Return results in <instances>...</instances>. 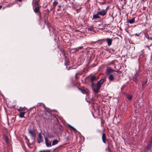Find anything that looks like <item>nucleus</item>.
<instances>
[{"mask_svg":"<svg viewBox=\"0 0 152 152\" xmlns=\"http://www.w3.org/2000/svg\"><path fill=\"white\" fill-rule=\"evenodd\" d=\"M144 35L145 36V37L147 38V39H149V37L148 35L145 33H144Z\"/></svg>","mask_w":152,"mask_h":152,"instance_id":"nucleus-32","label":"nucleus"},{"mask_svg":"<svg viewBox=\"0 0 152 152\" xmlns=\"http://www.w3.org/2000/svg\"><path fill=\"white\" fill-rule=\"evenodd\" d=\"M99 14H98V12L96 14L93 15V19H99L100 17L99 16Z\"/></svg>","mask_w":152,"mask_h":152,"instance_id":"nucleus-18","label":"nucleus"},{"mask_svg":"<svg viewBox=\"0 0 152 152\" xmlns=\"http://www.w3.org/2000/svg\"><path fill=\"white\" fill-rule=\"evenodd\" d=\"M48 137H49V138H52V137H51V136H48Z\"/></svg>","mask_w":152,"mask_h":152,"instance_id":"nucleus-49","label":"nucleus"},{"mask_svg":"<svg viewBox=\"0 0 152 152\" xmlns=\"http://www.w3.org/2000/svg\"><path fill=\"white\" fill-rule=\"evenodd\" d=\"M108 78L110 81H113L114 80V77L112 74H110Z\"/></svg>","mask_w":152,"mask_h":152,"instance_id":"nucleus-21","label":"nucleus"},{"mask_svg":"<svg viewBox=\"0 0 152 152\" xmlns=\"http://www.w3.org/2000/svg\"><path fill=\"white\" fill-rule=\"evenodd\" d=\"M45 141L46 146L47 147H50L51 146V142L47 138H45Z\"/></svg>","mask_w":152,"mask_h":152,"instance_id":"nucleus-9","label":"nucleus"},{"mask_svg":"<svg viewBox=\"0 0 152 152\" xmlns=\"http://www.w3.org/2000/svg\"><path fill=\"white\" fill-rule=\"evenodd\" d=\"M42 132H41L38 134V139L37 140L38 143H40L43 142V137L42 136Z\"/></svg>","mask_w":152,"mask_h":152,"instance_id":"nucleus-7","label":"nucleus"},{"mask_svg":"<svg viewBox=\"0 0 152 152\" xmlns=\"http://www.w3.org/2000/svg\"><path fill=\"white\" fill-rule=\"evenodd\" d=\"M17 110L19 112H21V111H25V109L24 108L22 107H20L19 109H17Z\"/></svg>","mask_w":152,"mask_h":152,"instance_id":"nucleus-25","label":"nucleus"},{"mask_svg":"<svg viewBox=\"0 0 152 152\" xmlns=\"http://www.w3.org/2000/svg\"><path fill=\"white\" fill-rule=\"evenodd\" d=\"M152 140V137L151 139V140L150 141H151Z\"/></svg>","mask_w":152,"mask_h":152,"instance_id":"nucleus-52","label":"nucleus"},{"mask_svg":"<svg viewBox=\"0 0 152 152\" xmlns=\"http://www.w3.org/2000/svg\"><path fill=\"white\" fill-rule=\"evenodd\" d=\"M58 142V141L57 140H55L52 142V145H54L57 144Z\"/></svg>","mask_w":152,"mask_h":152,"instance_id":"nucleus-26","label":"nucleus"},{"mask_svg":"<svg viewBox=\"0 0 152 152\" xmlns=\"http://www.w3.org/2000/svg\"><path fill=\"white\" fill-rule=\"evenodd\" d=\"M46 151H40L39 152H46Z\"/></svg>","mask_w":152,"mask_h":152,"instance_id":"nucleus-42","label":"nucleus"},{"mask_svg":"<svg viewBox=\"0 0 152 152\" xmlns=\"http://www.w3.org/2000/svg\"><path fill=\"white\" fill-rule=\"evenodd\" d=\"M25 139L27 140V143L28 144L29 142V140L27 138V137H26L25 138Z\"/></svg>","mask_w":152,"mask_h":152,"instance_id":"nucleus-36","label":"nucleus"},{"mask_svg":"<svg viewBox=\"0 0 152 152\" xmlns=\"http://www.w3.org/2000/svg\"><path fill=\"white\" fill-rule=\"evenodd\" d=\"M41 6L40 5H37V6L36 7L34 10V12L36 13H37L39 12Z\"/></svg>","mask_w":152,"mask_h":152,"instance_id":"nucleus-10","label":"nucleus"},{"mask_svg":"<svg viewBox=\"0 0 152 152\" xmlns=\"http://www.w3.org/2000/svg\"><path fill=\"white\" fill-rule=\"evenodd\" d=\"M152 145V140L151 141H150L147 144V145L146 147L144 149V151L147 152L148 150H149L151 147V145Z\"/></svg>","mask_w":152,"mask_h":152,"instance_id":"nucleus-5","label":"nucleus"},{"mask_svg":"<svg viewBox=\"0 0 152 152\" xmlns=\"http://www.w3.org/2000/svg\"><path fill=\"white\" fill-rule=\"evenodd\" d=\"M70 139V137H69V136H68L67 138H66V139L67 140H69Z\"/></svg>","mask_w":152,"mask_h":152,"instance_id":"nucleus-43","label":"nucleus"},{"mask_svg":"<svg viewBox=\"0 0 152 152\" xmlns=\"http://www.w3.org/2000/svg\"><path fill=\"white\" fill-rule=\"evenodd\" d=\"M84 61V58L83 56H81L78 59V62L80 63V64H82Z\"/></svg>","mask_w":152,"mask_h":152,"instance_id":"nucleus-13","label":"nucleus"},{"mask_svg":"<svg viewBox=\"0 0 152 152\" xmlns=\"http://www.w3.org/2000/svg\"><path fill=\"white\" fill-rule=\"evenodd\" d=\"M20 114L19 115V116L20 118H23L24 117V115L26 113V112L24 111L23 112H20Z\"/></svg>","mask_w":152,"mask_h":152,"instance_id":"nucleus-22","label":"nucleus"},{"mask_svg":"<svg viewBox=\"0 0 152 152\" xmlns=\"http://www.w3.org/2000/svg\"><path fill=\"white\" fill-rule=\"evenodd\" d=\"M107 13V12L106 10H105L104 9H103L102 10L98 12V14L102 16H104L106 15Z\"/></svg>","mask_w":152,"mask_h":152,"instance_id":"nucleus-12","label":"nucleus"},{"mask_svg":"<svg viewBox=\"0 0 152 152\" xmlns=\"http://www.w3.org/2000/svg\"><path fill=\"white\" fill-rule=\"evenodd\" d=\"M2 7V6H1V5H0V10L1 9V8Z\"/></svg>","mask_w":152,"mask_h":152,"instance_id":"nucleus-50","label":"nucleus"},{"mask_svg":"<svg viewBox=\"0 0 152 152\" xmlns=\"http://www.w3.org/2000/svg\"><path fill=\"white\" fill-rule=\"evenodd\" d=\"M28 132L32 139H34L36 137V132L33 125H30L28 129Z\"/></svg>","mask_w":152,"mask_h":152,"instance_id":"nucleus-1","label":"nucleus"},{"mask_svg":"<svg viewBox=\"0 0 152 152\" xmlns=\"http://www.w3.org/2000/svg\"><path fill=\"white\" fill-rule=\"evenodd\" d=\"M98 3L100 5H103V4H106V1L105 0H104V1L103 2H99V1L98 2Z\"/></svg>","mask_w":152,"mask_h":152,"instance_id":"nucleus-28","label":"nucleus"},{"mask_svg":"<svg viewBox=\"0 0 152 152\" xmlns=\"http://www.w3.org/2000/svg\"><path fill=\"white\" fill-rule=\"evenodd\" d=\"M143 10H145V9H144V7H143Z\"/></svg>","mask_w":152,"mask_h":152,"instance_id":"nucleus-53","label":"nucleus"},{"mask_svg":"<svg viewBox=\"0 0 152 152\" xmlns=\"http://www.w3.org/2000/svg\"><path fill=\"white\" fill-rule=\"evenodd\" d=\"M68 126L71 130H73L75 132H77V130L76 129L71 126L70 124H68Z\"/></svg>","mask_w":152,"mask_h":152,"instance_id":"nucleus-20","label":"nucleus"},{"mask_svg":"<svg viewBox=\"0 0 152 152\" xmlns=\"http://www.w3.org/2000/svg\"><path fill=\"white\" fill-rule=\"evenodd\" d=\"M128 128L129 129H131V128H132L134 126V124L132 122H130L128 124Z\"/></svg>","mask_w":152,"mask_h":152,"instance_id":"nucleus-16","label":"nucleus"},{"mask_svg":"<svg viewBox=\"0 0 152 152\" xmlns=\"http://www.w3.org/2000/svg\"><path fill=\"white\" fill-rule=\"evenodd\" d=\"M40 0H36L34 1L35 4L36 5H40L39 4Z\"/></svg>","mask_w":152,"mask_h":152,"instance_id":"nucleus-27","label":"nucleus"},{"mask_svg":"<svg viewBox=\"0 0 152 152\" xmlns=\"http://www.w3.org/2000/svg\"><path fill=\"white\" fill-rule=\"evenodd\" d=\"M142 56L141 55H140V56L139 57L138 60H139V62L140 63V62L141 61H142Z\"/></svg>","mask_w":152,"mask_h":152,"instance_id":"nucleus-30","label":"nucleus"},{"mask_svg":"<svg viewBox=\"0 0 152 152\" xmlns=\"http://www.w3.org/2000/svg\"><path fill=\"white\" fill-rule=\"evenodd\" d=\"M60 8H59V9H58L57 10V11H60Z\"/></svg>","mask_w":152,"mask_h":152,"instance_id":"nucleus-46","label":"nucleus"},{"mask_svg":"<svg viewBox=\"0 0 152 152\" xmlns=\"http://www.w3.org/2000/svg\"><path fill=\"white\" fill-rule=\"evenodd\" d=\"M111 50H112L113 51V53L114 52V50L113 49H112Z\"/></svg>","mask_w":152,"mask_h":152,"instance_id":"nucleus-51","label":"nucleus"},{"mask_svg":"<svg viewBox=\"0 0 152 152\" xmlns=\"http://www.w3.org/2000/svg\"><path fill=\"white\" fill-rule=\"evenodd\" d=\"M6 142H8V139H7V137L6 138Z\"/></svg>","mask_w":152,"mask_h":152,"instance_id":"nucleus-44","label":"nucleus"},{"mask_svg":"<svg viewBox=\"0 0 152 152\" xmlns=\"http://www.w3.org/2000/svg\"><path fill=\"white\" fill-rule=\"evenodd\" d=\"M115 71L116 72H117L118 73H121V72L120 70H118L117 71Z\"/></svg>","mask_w":152,"mask_h":152,"instance_id":"nucleus-41","label":"nucleus"},{"mask_svg":"<svg viewBox=\"0 0 152 152\" xmlns=\"http://www.w3.org/2000/svg\"><path fill=\"white\" fill-rule=\"evenodd\" d=\"M106 41L107 42V43L108 46H110L111 45L112 42V39H111L110 38H107L106 39H101L98 40L96 42H98L99 41Z\"/></svg>","mask_w":152,"mask_h":152,"instance_id":"nucleus-3","label":"nucleus"},{"mask_svg":"<svg viewBox=\"0 0 152 152\" xmlns=\"http://www.w3.org/2000/svg\"><path fill=\"white\" fill-rule=\"evenodd\" d=\"M52 10H53V8H50V11H52Z\"/></svg>","mask_w":152,"mask_h":152,"instance_id":"nucleus-47","label":"nucleus"},{"mask_svg":"<svg viewBox=\"0 0 152 152\" xmlns=\"http://www.w3.org/2000/svg\"><path fill=\"white\" fill-rule=\"evenodd\" d=\"M78 75V73H76L75 75V78L76 80H77V79L78 78V77L77 76Z\"/></svg>","mask_w":152,"mask_h":152,"instance_id":"nucleus-35","label":"nucleus"},{"mask_svg":"<svg viewBox=\"0 0 152 152\" xmlns=\"http://www.w3.org/2000/svg\"><path fill=\"white\" fill-rule=\"evenodd\" d=\"M15 117L12 118V122H14L15 121Z\"/></svg>","mask_w":152,"mask_h":152,"instance_id":"nucleus-39","label":"nucleus"},{"mask_svg":"<svg viewBox=\"0 0 152 152\" xmlns=\"http://www.w3.org/2000/svg\"><path fill=\"white\" fill-rule=\"evenodd\" d=\"M107 150L109 151H111L110 149V145L109 144H108V148H107Z\"/></svg>","mask_w":152,"mask_h":152,"instance_id":"nucleus-37","label":"nucleus"},{"mask_svg":"<svg viewBox=\"0 0 152 152\" xmlns=\"http://www.w3.org/2000/svg\"><path fill=\"white\" fill-rule=\"evenodd\" d=\"M98 78L97 77L94 76L93 75L90 77V79L91 82V85L92 84H94V82L98 80Z\"/></svg>","mask_w":152,"mask_h":152,"instance_id":"nucleus-4","label":"nucleus"},{"mask_svg":"<svg viewBox=\"0 0 152 152\" xmlns=\"http://www.w3.org/2000/svg\"><path fill=\"white\" fill-rule=\"evenodd\" d=\"M99 10H100V8H99L98 9Z\"/></svg>","mask_w":152,"mask_h":152,"instance_id":"nucleus-55","label":"nucleus"},{"mask_svg":"<svg viewBox=\"0 0 152 152\" xmlns=\"http://www.w3.org/2000/svg\"><path fill=\"white\" fill-rule=\"evenodd\" d=\"M109 6H107V7H106V9H105L104 10H106V12H107V11L109 9Z\"/></svg>","mask_w":152,"mask_h":152,"instance_id":"nucleus-38","label":"nucleus"},{"mask_svg":"<svg viewBox=\"0 0 152 152\" xmlns=\"http://www.w3.org/2000/svg\"><path fill=\"white\" fill-rule=\"evenodd\" d=\"M78 88V90H80V91L83 94H87V92L86 90V89L80 88Z\"/></svg>","mask_w":152,"mask_h":152,"instance_id":"nucleus-19","label":"nucleus"},{"mask_svg":"<svg viewBox=\"0 0 152 152\" xmlns=\"http://www.w3.org/2000/svg\"><path fill=\"white\" fill-rule=\"evenodd\" d=\"M91 87L92 88L93 91L95 93H97L99 92V90L101 88V86H99L96 83V84H92L91 85Z\"/></svg>","mask_w":152,"mask_h":152,"instance_id":"nucleus-2","label":"nucleus"},{"mask_svg":"<svg viewBox=\"0 0 152 152\" xmlns=\"http://www.w3.org/2000/svg\"><path fill=\"white\" fill-rule=\"evenodd\" d=\"M63 55L64 56L65 60L64 65L66 66H67V65H69V60L68 58L66 56H65V53L64 51H63Z\"/></svg>","mask_w":152,"mask_h":152,"instance_id":"nucleus-6","label":"nucleus"},{"mask_svg":"<svg viewBox=\"0 0 152 152\" xmlns=\"http://www.w3.org/2000/svg\"><path fill=\"white\" fill-rule=\"evenodd\" d=\"M66 66V69L67 70H69V69H72V68L71 67H70V66L68 67V65H67V66Z\"/></svg>","mask_w":152,"mask_h":152,"instance_id":"nucleus-34","label":"nucleus"},{"mask_svg":"<svg viewBox=\"0 0 152 152\" xmlns=\"http://www.w3.org/2000/svg\"><path fill=\"white\" fill-rule=\"evenodd\" d=\"M113 61H112V62H113Z\"/></svg>","mask_w":152,"mask_h":152,"instance_id":"nucleus-56","label":"nucleus"},{"mask_svg":"<svg viewBox=\"0 0 152 152\" xmlns=\"http://www.w3.org/2000/svg\"><path fill=\"white\" fill-rule=\"evenodd\" d=\"M125 96L129 100H131L132 98V96L131 95L129 94H126Z\"/></svg>","mask_w":152,"mask_h":152,"instance_id":"nucleus-23","label":"nucleus"},{"mask_svg":"<svg viewBox=\"0 0 152 152\" xmlns=\"http://www.w3.org/2000/svg\"><path fill=\"white\" fill-rule=\"evenodd\" d=\"M115 70L112 68H107L106 70L107 72L109 74L110 73H112L114 72Z\"/></svg>","mask_w":152,"mask_h":152,"instance_id":"nucleus-17","label":"nucleus"},{"mask_svg":"<svg viewBox=\"0 0 152 152\" xmlns=\"http://www.w3.org/2000/svg\"><path fill=\"white\" fill-rule=\"evenodd\" d=\"M58 7H59V8H61V5H58Z\"/></svg>","mask_w":152,"mask_h":152,"instance_id":"nucleus-48","label":"nucleus"},{"mask_svg":"<svg viewBox=\"0 0 152 152\" xmlns=\"http://www.w3.org/2000/svg\"><path fill=\"white\" fill-rule=\"evenodd\" d=\"M141 33V32H140V33H138V34H135V35H137V36H139V35H140V33Z\"/></svg>","mask_w":152,"mask_h":152,"instance_id":"nucleus-40","label":"nucleus"},{"mask_svg":"<svg viewBox=\"0 0 152 152\" xmlns=\"http://www.w3.org/2000/svg\"><path fill=\"white\" fill-rule=\"evenodd\" d=\"M88 30L89 31H93L94 30V27L93 26L89 27L88 28Z\"/></svg>","mask_w":152,"mask_h":152,"instance_id":"nucleus-29","label":"nucleus"},{"mask_svg":"<svg viewBox=\"0 0 152 152\" xmlns=\"http://www.w3.org/2000/svg\"><path fill=\"white\" fill-rule=\"evenodd\" d=\"M138 74L136 73L133 78V80L135 83L137 82L138 80Z\"/></svg>","mask_w":152,"mask_h":152,"instance_id":"nucleus-15","label":"nucleus"},{"mask_svg":"<svg viewBox=\"0 0 152 152\" xmlns=\"http://www.w3.org/2000/svg\"><path fill=\"white\" fill-rule=\"evenodd\" d=\"M58 4V2L57 1H54V2H53V6L54 7H55L57 6V4Z\"/></svg>","mask_w":152,"mask_h":152,"instance_id":"nucleus-31","label":"nucleus"},{"mask_svg":"<svg viewBox=\"0 0 152 152\" xmlns=\"http://www.w3.org/2000/svg\"><path fill=\"white\" fill-rule=\"evenodd\" d=\"M48 18V17L46 16H45L44 20V23L45 24H46L48 28H49L50 27V23L47 20Z\"/></svg>","mask_w":152,"mask_h":152,"instance_id":"nucleus-8","label":"nucleus"},{"mask_svg":"<svg viewBox=\"0 0 152 152\" xmlns=\"http://www.w3.org/2000/svg\"><path fill=\"white\" fill-rule=\"evenodd\" d=\"M135 22L134 18H133L132 19L130 20H127V23H130V24H132Z\"/></svg>","mask_w":152,"mask_h":152,"instance_id":"nucleus-24","label":"nucleus"},{"mask_svg":"<svg viewBox=\"0 0 152 152\" xmlns=\"http://www.w3.org/2000/svg\"><path fill=\"white\" fill-rule=\"evenodd\" d=\"M37 15L39 16V19L40 20L42 18V17L41 16V13L40 12L37 13Z\"/></svg>","mask_w":152,"mask_h":152,"instance_id":"nucleus-33","label":"nucleus"},{"mask_svg":"<svg viewBox=\"0 0 152 152\" xmlns=\"http://www.w3.org/2000/svg\"><path fill=\"white\" fill-rule=\"evenodd\" d=\"M150 39H152V38H150Z\"/></svg>","mask_w":152,"mask_h":152,"instance_id":"nucleus-54","label":"nucleus"},{"mask_svg":"<svg viewBox=\"0 0 152 152\" xmlns=\"http://www.w3.org/2000/svg\"><path fill=\"white\" fill-rule=\"evenodd\" d=\"M102 140L103 142L104 143H106V141L108 140V139L106 138L105 133H103L102 136Z\"/></svg>","mask_w":152,"mask_h":152,"instance_id":"nucleus-14","label":"nucleus"},{"mask_svg":"<svg viewBox=\"0 0 152 152\" xmlns=\"http://www.w3.org/2000/svg\"><path fill=\"white\" fill-rule=\"evenodd\" d=\"M106 79L105 77L102 78L99 80L97 83V84H98L99 86H101V85L102 83L106 81Z\"/></svg>","mask_w":152,"mask_h":152,"instance_id":"nucleus-11","label":"nucleus"},{"mask_svg":"<svg viewBox=\"0 0 152 152\" xmlns=\"http://www.w3.org/2000/svg\"><path fill=\"white\" fill-rule=\"evenodd\" d=\"M16 1H18L20 2H21L22 1V0H16Z\"/></svg>","mask_w":152,"mask_h":152,"instance_id":"nucleus-45","label":"nucleus"}]
</instances>
